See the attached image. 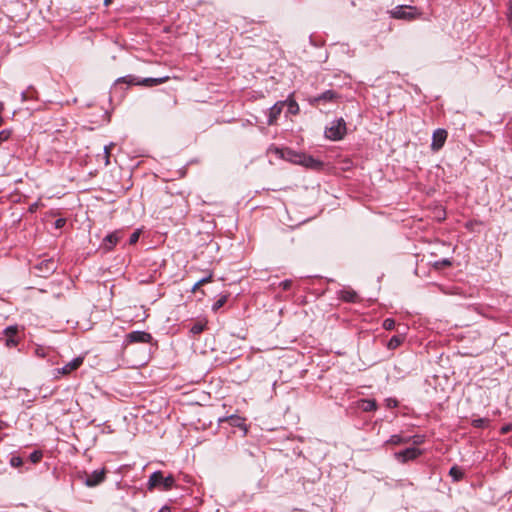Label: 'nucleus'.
<instances>
[{"instance_id": "f257e3e1", "label": "nucleus", "mask_w": 512, "mask_h": 512, "mask_svg": "<svg viewBox=\"0 0 512 512\" xmlns=\"http://www.w3.org/2000/svg\"><path fill=\"white\" fill-rule=\"evenodd\" d=\"M169 80H170L169 76H163V77H158V78L139 79L133 75H127V76L118 78L115 81V85L124 83L127 85H141V86H145V87H153V86H157V85L166 83Z\"/></svg>"}, {"instance_id": "f03ea898", "label": "nucleus", "mask_w": 512, "mask_h": 512, "mask_svg": "<svg viewBox=\"0 0 512 512\" xmlns=\"http://www.w3.org/2000/svg\"><path fill=\"white\" fill-rule=\"evenodd\" d=\"M175 486V478L172 474L164 476L161 471L153 472L148 481V489L158 488L163 491L171 490Z\"/></svg>"}, {"instance_id": "7ed1b4c3", "label": "nucleus", "mask_w": 512, "mask_h": 512, "mask_svg": "<svg viewBox=\"0 0 512 512\" xmlns=\"http://www.w3.org/2000/svg\"><path fill=\"white\" fill-rule=\"evenodd\" d=\"M422 13L414 6L409 5H399L396 6L391 11V16L395 19H403V20H415L419 18Z\"/></svg>"}, {"instance_id": "20e7f679", "label": "nucleus", "mask_w": 512, "mask_h": 512, "mask_svg": "<svg viewBox=\"0 0 512 512\" xmlns=\"http://www.w3.org/2000/svg\"><path fill=\"white\" fill-rule=\"evenodd\" d=\"M346 131V122L343 118H339L334 120L331 126L325 129V136L332 141H339L344 138Z\"/></svg>"}, {"instance_id": "39448f33", "label": "nucleus", "mask_w": 512, "mask_h": 512, "mask_svg": "<svg viewBox=\"0 0 512 512\" xmlns=\"http://www.w3.org/2000/svg\"><path fill=\"white\" fill-rule=\"evenodd\" d=\"M0 340H2L7 348H14L16 347L20 342L19 337V328L17 325H11L6 327L2 331V336L0 337Z\"/></svg>"}, {"instance_id": "423d86ee", "label": "nucleus", "mask_w": 512, "mask_h": 512, "mask_svg": "<svg viewBox=\"0 0 512 512\" xmlns=\"http://www.w3.org/2000/svg\"><path fill=\"white\" fill-rule=\"evenodd\" d=\"M340 99V95L334 90H326L320 95L309 97L308 102L313 107H318L320 104L335 103Z\"/></svg>"}, {"instance_id": "0eeeda50", "label": "nucleus", "mask_w": 512, "mask_h": 512, "mask_svg": "<svg viewBox=\"0 0 512 512\" xmlns=\"http://www.w3.org/2000/svg\"><path fill=\"white\" fill-rule=\"evenodd\" d=\"M273 152L274 154L285 160V161H288L290 163H293V164H298V161H300V153L301 152H297V151H294L290 148H287V147H284V148H274L273 149Z\"/></svg>"}, {"instance_id": "6e6552de", "label": "nucleus", "mask_w": 512, "mask_h": 512, "mask_svg": "<svg viewBox=\"0 0 512 512\" xmlns=\"http://www.w3.org/2000/svg\"><path fill=\"white\" fill-rule=\"evenodd\" d=\"M300 157L301 158H300V161H298V164L304 166L305 168H308V169H311L314 171H320L324 167V163L321 160L316 159L311 155H307L305 153H300Z\"/></svg>"}, {"instance_id": "1a4fd4ad", "label": "nucleus", "mask_w": 512, "mask_h": 512, "mask_svg": "<svg viewBox=\"0 0 512 512\" xmlns=\"http://www.w3.org/2000/svg\"><path fill=\"white\" fill-rule=\"evenodd\" d=\"M422 454V451L415 447H409L394 454L395 459L401 463L415 460Z\"/></svg>"}, {"instance_id": "9d476101", "label": "nucleus", "mask_w": 512, "mask_h": 512, "mask_svg": "<svg viewBox=\"0 0 512 512\" xmlns=\"http://www.w3.org/2000/svg\"><path fill=\"white\" fill-rule=\"evenodd\" d=\"M106 478V469H97L91 472L90 474L86 475L85 478V485L88 487H95L99 484H101Z\"/></svg>"}, {"instance_id": "9b49d317", "label": "nucleus", "mask_w": 512, "mask_h": 512, "mask_svg": "<svg viewBox=\"0 0 512 512\" xmlns=\"http://www.w3.org/2000/svg\"><path fill=\"white\" fill-rule=\"evenodd\" d=\"M126 343H150L152 335L145 331H132L126 335Z\"/></svg>"}, {"instance_id": "f8f14e48", "label": "nucleus", "mask_w": 512, "mask_h": 512, "mask_svg": "<svg viewBox=\"0 0 512 512\" xmlns=\"http://www.w3.org/2000/svg\"><path fill=\"white\" fill-rule=\"evenodd\" d=\"M245 421H246V419L244 417H241L236 414L221 417L218 419V423L228 422L230 426L242 429L244 431V435H246L248 432Z\"/></svg>"}, {"instance_id": "ddd939ff", "label": "nucleus", "mask_w": 512, "mask_h": 512, "mask_svg": "<svg viewBox=\"0 0 512 512\" xmlns=\"http://www.w3.org/2000/svg\"><path fill=\"white\" fill-rule=\"evenodd\" d=\"M447 135H448V133L445 129L435 130L432 135L431 149L433 151L440 150L445 144Z\"/></svg>"}, {"instance_id": "4468645a", "label": "nucleus", "mask_w": 512, "mask_h": 512, "mask_svg": "<svg viewBox=\"0 0 512 512\" xmlns=\"http://www.w3.org/2000/svg\"><path fill=\"white\" fill-rule=\"evenodd\" d=\"M34 268L40 272L41 276L46 277L56 270L57 265L53 259H46L41 261Z\"/></svg>"}, {"instance_id": "2eb2a0df", "label": "nucleus", "mask_w": 512, "mask_h": 512, "mask_svg": "<svg viewBox=\"0 0 512 512\" xmlns=\"http://www.w3.org/2000/svg\"><path fill=\"white\" fill-rule=\"evenodd\" d=\"M285 105H286V101H278L269 109L268 120H267L268 125L276 124L277 119L280 116Z\"/></svg>"}, {"instance_id": "dca6fc26", "label": "nucleus", "mask_w": 512, "mask_h": 512, "mask_svg": "<svg viewBox=\"0 0 512 512\" xmlns=\"http://www.w3.org/2000/svg\"><path fill=\"white\" fill-rule=\"evenodd\" d=\"M83 363L82 357H76L70 362H68L66 365H64L62 368L58 369V373H61L63 375H68L72 371L77 370Z\"/></svg>"}, {"instance_id": "f3484780", "label": "nucleus", "mask_w": 512, "mask_h": 512, "mask_svg": "<svg viewBox=\"0 0 512 512\" xmlns=\"http://www.w3.org/2000/svg\"><path fill=\"white\" fill-rule=\"evenodd\" d=\"M339 298L348 303H356L359 300L358 294L352 289L341 290Z\"/></svg>"}, {"instance_id": "a211bd4d", "label": "nucleus", "mask_w": 512, "mask_h": 512, "mask_svg": "<svg viewBox=\"0 0 512 512\" xmlns=\"http://www.w3.org/2000/svg\"><path fill=\"white\" fill-rule=\"evenodd\" d=\"M119 240H120V236H119L118 232H113V233L108 234L103 240L105 249L106 250L113 249Z\"/></svg>"}, {"instance_id": "6ab92c4d", "label": "nucleus", "mask_w": 512, "mask_h": 512, "mask_svg": "<svg viewBox=\"0 0 512 512\" xmlns=\"http://www.w3.org/2000/svg\"><path fill=\"white\" fill-rule=\"evenodd\" d=\"M405 340L404 335H394L390 338V340L387 342V348L389 350H395L399 346L403 344Z\"/></svg>"}, {"instance_id": "aec40b11", "label": "nucleus", "mask_w": 512, "mask_h": 512, "mask_svg": "<svg viewBox=\"0 0 512 512\" xmlns=\"http://www.w3.org/2000/svg\"><path fill=\"white\" fill-rule=\"evenodd\" d=\"M449 475L454 482H459L464 478V471L457 465H454L449 470Z\"/></svg>"}, {"instance_id": "412c9836", "label": "nucleus", "mask_w": 512, "mask_h": 512, "mask_svg": "<svg viewBox=\"0 0 512 512\" xmlns=\"http://www.w3.org/2000/svg\"><path fill=\"white\" fill-rule=\"evenodd\" d=\"M410 442V438H407V437H403L401 435H398V434H395V435H392L387 441H386V444H391V445H402V444H407Z\"/></svg>"}, {"instance_id": "4be33fe9", "label": "nucleus", "mask_w": 512, "mask_h": 512, "mask_svg": "<svg viewBox=\"0 0 512 512\" xmlns=\"http://www.w3.org/2000/svg\"><path fill=\"white\" fill-rule=\"evenodd\" d=\"M206 328V322L198 321L191 325L189 332L193 336L202 333Z\"/></svg>"}, {"instance_id": "5701e85b", "label": "nucleus", "mask_w": 512, "mask_h": 512, "mask_svg": "<svg viewBox=\"0 0 512 512\" xmlns=\"http://www.w3.org/2000/svg\"><path fill=\"white\" fill-rule=\"evenodd\" d=\"M362 408L365 412L374 411L377 408V404L375 400H363Z\"/></svg>"}, {"instance_id": "b1692460", "label": "nucleus", "mask_w": 512, "mask_h": 512, "mask_svg": "<svg viewBox=\"0 0 512 512\" xmlns=\"http://www.w3.org/2000/svg\"><path fill=\"white\" fill-rule=\"evenodd\" d=\"M35 93H36V91L34 90V88L33 87H29L28 90L23 91L21 93V100L23 102L28 101V100H32V99H34V94Z\"/></svg>"}, {"instance_id": "393cba45", "label": "nucleus", "mask_w": 512, "mask_h": 512, "mask_svg": "<svg viewBox=\"0 0 512 512\" xmlns=\"http://www.w3.org/2000/svg\"><path fill=\"white\" fill-rule=\"evenodd\" d=\"M452 266V261L448 258H444L438 261H435L433 264V267L436 269H442L444 267H450Z\"/></svg>"}, {"instance_id": "a878e982", "label": "nucleus", "mask_w": 512, "mask_h": 512, "mask_svg": "<svg viewBox=\"0 0 512 512\" xmlns=\"http://www.w3.org/2000/svg\"><path fill=\"white\" fill-rule=\"evenodd\" d=\"M227 299H228V296L227 295H222L220 296L219 299H217L214 304L212 305V310L213 311H217L218 309H220L222 306L225 305V303L227 302Z\"/></svg>"}, {"instance_id": "bb28decb", "label": "nucleus", "mask_w": 512, "mask_h": 512, "mask_svg": "<svg viewBox=\"0 0 512 512\" xmlns=\"http://www.w3.org/2000/svg\"><path fill=\"white\" fill-rule=\"evenodd\" d=\"M489 420L487 418H477L472 420V426L475 428H484L488 426Z\"/></svg>"}, {"instance_id": "cd10ccee", "label": "nucleus", "mask_w": 512, "mask_h": 512, "mask_svg": "<svg viewBox=\"0 0 512 512\" xmlns=\"http://www.w3.org/2000/svg\"><path fill=\"white\" fill-rule=\"evenodd\" d=\"M286 104L288 105V111L289 113L295 115L299 112V105L297 102L293 99L286 101Z\"/></svg>"}, {"instance_id": "c85d7f7f", "label": "nucleus", "mask_w": 512, "mask_h": 512, "mask_svg": "<svg viewBox=\"0 0 512 512\" xmlns=\"http://www.w3.org/2000/svg\"><path fill=\"white\" fill-rule=\"evenodd\" d=\"M43 457V453L40 450H35L29 455V459L32 463H38Z\"/></svg>"}, {"instance_id": "c756f323", "label": "nucleus", "mask_w": 512, "mask_h": 512, "mask_svg": "<svg viewBox=\"0 0 512 512\" xmlns=\"http://www.w3.org/2000/svg\"><path fill=\"white\" fill-rule=\"evenodd\" d=\"M12 131L10 129H4L0 131V145L10 139Z\"/></svg>"}, {"instance_id": "7c9ffc66", "label": "nucleus", "mask_w": 512, "mask_h": 512, "mask_svg": "<svg viewBox=\"0 0 512 512\" xmlns=\"http://www.w3.org/2000/svg\"><path fill=\"white\" fill-rule=\"evenodd\" d=\"M408 438H410V442H412L414 445H421L425 441L424 435H413L409 436Z\"/></svg>"}, {"instance_id": "2f4dec72", "label": "nucleus", "mask_w": 512, "mask_h": 512, "mask_svg": "<svg viewBox=\"0 0 512 512\" xmlns=\"http://www.w3.org/2000/svg\"><path fill=\"white\" fill-rule=\"evenodd\" d=\"M383 328L385 330H393L394 327H395V320L392 319V318H386L384 321H383V324H382Z\"/></svg>"}, {"instance_id": "473e14b6", "label": "nucleus", "mask_w": 512, "mask_h": 512, "mask_svg": "<svg viewBox=\"0 0 512 512\" xmlns=\"http://www.w3.org/2000/svg\"><path fill=\"white\" fill-rule=\"evenodd\" d=\"M23 460L20 456H12L10 459V465L14 468L22 466Z\"/></svg>"}, {"instance_id": "72a5a7b5", "label": "nucleus", "mask_w": 512, "mask_h": 512, "mask_svg": "<svg viewBox=\"0 0 512 512\" xmlns=\"http://www.w3.org/2000/svg\"><path fill=\"white\" fill-rule=\"evenodd\" d=\"M113 144L106 145L104 147V153H105V164L108 165L110 163V147H112Z\"/></svg>"}, {"instance_id": "f704fd0d", "label": "nucleus", "mask_w": 512, "mask_h": 512, "mask_svg": "<svg viewBox=\"0 0 512 512\" xmlns=\"http://www.w3.org/2000/svg\"><path fill=\"white\" fill-rule=\"evenodd\" d=\"M279 286L284 290V291H287L291 288L292 286V281L291 280H284L282 282H280Z\"/></svg>"}, {"instance_id": "c9c22d12", "label": "nucleus", "mask_w": 512, "mask_h": 512, "mask_svg": "<svg viewBox=\"0 0 512 512\" xmlns=\"http://www.w3.org/2000/svg\"><path fill=\"white\" fill-rule=\"evenodd\" d=\"M139 235H140L139 231L133 232L129 238V243L135 244L139 239Z\"/></svg>"}, {"instance_id": "e433bc0d", "label": "nucleus", "mask_w": 512, "mask_h": 512, "mask_svg": "<svg viewBox=\"0 0 512 512\" xmlns=\"http://www.w3.org/2000/svg\"><path fill=\"white\" fill-rule=\"evenodd\" d=\"M65 224H66V219H64V218H58L54 223L55 228H57V229L64 227Z\"/></svg>"}, {"instance_id": "4c0bfd02", "label": "nucleus", "mask_w": 512, "mask_h": 512, "mask_svg": "<svg viewBox=\"0 0 512 512\" xmlns=\"http://www.w3.org/2000/svg\"><path fill=\"white\" fill-rule=\"evenodd\" d=\"M211 281H212V275L210 274L209 276L204 277V278L200 279V280H199V281H197V282H198V285H201V286H202V285H204V284H206V283H209V282H211Z\"/></svg>"}, {"instance_id": "58836bf2", "label": "nucleus", "mask_w": 512, "mask_h": 512, "mask_svg": "<svg viewBox=\"0 0 512 512\" xmlns=\"http://www.w3.org/2000/svg\"><path fill=\"white\" fill-rule=\"evenodd\" d=\"M158 512H171V507L165 505Z\"/></svg>"}, {"instance_id": "ea45409f", "label": "nucleus", "mask_w": 512, "mask_h": 512, "mask_svg": "<svg viewBox=\"0 0 512 512\" xmlns=\"http://www.w3.org/2000/svg\"><path fill=\"white\" fill-rule=\"evenodd\" d=\"M502 433H508L511 430V425L502 427Z\"/></svg>"}, {"instance_id": "a19ab883", "label": "nucleus", "mask_w": 512, "mask_h": 512, "mask_svg": "<svg viewBox=\"0 0 512 512\" xmlns=\"http://www.w3.org/2000/svg\"><path fill=\"white\" fill-rule=\"evenodd\" d=\"M508 10H509L510 15H512V0H509V2H508Z\"/></svg>"}, {"instance_id": "79ce46f5", "label": "nucleus", "mask_w": 512, "mask_h": 512, "mask_svg": "<svg viewBox=\"0 0 512 512\" xmlns=\"http://www.w3.org/2000/svg\"><path fill=\"white\" fill-rule=\"evenodd\" d=\"M201 287V285H198V282H196L194 284V286L192 287V291L195 292L197 289H199Z\"/></svg>"}, {"instance_id": "37998d69", "label": "nucleus", "mask_w": 512, "mask_h": 512, "mask_svg": "<svg viewBox=\"0 0 512 512\" xmlns=\"http://www.w3.org/2000/svg\"><path fill=\"white\" fill-rule=\"evenodd\" d=\"M112 3V0H104V5L109 6Z\"/></svg>"}, {"instance_id": "c03bdc74", "label": "nucleus", "mask_w": 512, "mask_h": 512, "mask_svg": "<svg viewBox=\"0 0 512 512\" xmlns=\"http://www.w3.org/2000/svg\"><path fill=\"white\" fill-rule=\"evenodd\" d=\"M4 110V105L2 102H0V113Z\"/></svg>"}, {"instance_id": "a18cd8bd", "label": "nucleus", "mask_w": 512, "mask_h": 512, "mask_svg": "<svg viewBox=\"0 0 512 512\" xmlns=\"http://www.w3.org/2000/svg\"><path fill=\"white\" fill-rule=\"evenodd\" d=\"M3 119L0 117V126L2 125Z\"/></svg>"}]
</instances>
